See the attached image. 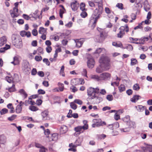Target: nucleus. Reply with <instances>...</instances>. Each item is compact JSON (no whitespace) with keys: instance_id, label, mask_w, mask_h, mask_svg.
<instances>
[{"instance_id":"864d4df0","label":"nucleus","mask_w":152,"mask_h":152,"mask_svg":"<svg viewBox=\"0 0 152 152\" xmlns=\"http://www.w3.org/2000/svg\"><path fill=\"white\" fill-rule=\"evenodd\" d=\"M88 121L87 120H84L83 121V123L84 124V125L83 126H84L87 128V129L88 128V125L87 124Z\"/></svg>"},{"instance_id":"f03ea898","label":"nucleus","mask_w":152,"mask_h":152,"mask_svg":"<svg viewBox=\"0 0 152 152\" xmlns=\"http://www.w3.org/2000/svg\"><path fill=\"white\" fill-rule=\"evenodd\" d=\"M103 8L101 5H98L94 11L93 14L90 18V23H92V27L94 28L96 26L98 20L100 18L103 12Z\"/></svg>"},{"instance_id":"c03bdc74","label":"nucleus","mask_w":152,"mask_h":152,"mask_svg":"<svg viewBox=\"0 0 152 152\" xmlns=\"http://www.w3.org/2000/svg\"><path fill=\"white\" fill-rule=\"evenodd\" d=\"M139 50H142L143 51H145L147 50H148V48L147 46H141L139 48Z\"/></svg>"},{"instance_id":"ddd939ff","label":"nucleus","mask_w":152,"mask_h":152,"mask_svg":"<svg viewBox=\"0 0 152 152\" xmlns=\"http://www.w3.org/2000/svg\"><path fill=\"white\" fill-rule=\"evenodd\" d=\"M143 150L144 152H152V145H147L145 147H143Z\"/></svg>"},{"instance_id":"a19ab883","label":"nucleus","mask_w":152,"mask_h":152,"mask_svg":"<svg viewBox=\"0 0 152 152\" xmlns=\"http://www.w3.org/2000/svg\"><path fill=\"white\" fill-rule=\"evenodd\" d=\"M106 99L109 101H111L113 100V96L112 95H108L106 96Z\"/></svg>"},{"instance_id":"58836bf2","label":"nucleus","mask_w":152,"mask_h":152,"mask_svg":"<svg viewBox=\"0 0 152 152\" xmlns=\"http://www.w3.org/2000/svg\"><path fill=\"white\" fill-rule=\"evenodd\" d=\"M134 90L137 91L140 89V87L138 84L137 83L135 84L133 86Z\"/></svg>"},{"instance_id":"cd10ccee","label":"nucleus","mask_w":152,"mask_h":152,"mask_svg":"<svg viewBox=\"0 0 152 152\" xmlns=\"http://www.w3.org/2000/svg\"><path fill=\"white\" fill-rule=\"evenodd\" d=\"M29 109L32 111H36L38 110L39 109L34 106L31 105L29 106Z\"/></svg>"},{"instance_id":"4c0bfd02","label":"nucleus","mask_w":152,"mask_h":152,"mask_svg":"<svg viewBox=\"0 0 152 152\" xmlns=\"http://www.w3.org/2000/svg\"><path fill=\"white\" fill-rule=\"evenodd\" d=\"M15 85L13 84L12 87L9 88L8 89V91L10 92L15 91Z\"/></svg>"},{"instance_id":"ea45409f","label":"nucleus","mask_w":152,"mask_h":152,"mask_svg":"<svg viewBox=\"0 0 152 152\" xmlns=\"http://www.w3.org/2000/svg\"><path fill=\"white\" fill-rule=\"evenodd\" d=\"M5 78L6 80L9 83H11L13 82V78L12 77L7 76Z\"/></svg>"},{"instance_id":"338daca9","label":"nucleus","mask_w":152,"mask_h":152,"mask_svg":"<svg viewBox=\"0 0 152 152\" xmlns=\"http://www.w3.org/2000/svg\"><path fill=\"white\" fill-rule=\"evenodd\" d=\"M97 100V102L99 103L100 102L102 101V97L96 96V98Z\"/></svg>"},{"instance_id":"6ab92c4d","label":"nucleus","mask_w":152,"mask_h":152,"mask_svg":"<svg viewBox=\"0 0 152 152\" xmlns=\"http://www.w3.org/2000/svg\"><path fill=\"white\" fill-rule=\"evenodd\" d=\"M119 29L120 30V31L123 32H124V31H125L126 32H128L129 31V27L127 24L125 25L124 26H121L119 28Z\"/></svg>"},{"instance_id":"e433bc0d","label":"nucleus","mask_w":152,"mask_h":152,"mask_svg":"<svg viewBox=\"0 0 152 152\" xmlns=\"http://www.w3.org/2000/svg\"><path fill=\"white\" fill-rule=\"evenodd\" d=\"M97 136L98 139L101 140L104 139L105 137H106V135L104 134H101L97 135Z\"/></svg>"},{"instance_id":"0e129e2a","label":"nucleus","mask_w":152,"mask_h":152,"mask_svg":"<svg viewBox=\"0 0 152 152\" xmlns=\"http://www.w3.org/2000/svg\"><path fill=\"white\" fill-rule=\"evenodd\" d=\"M82 74L83 75L86 77H87V71L86 69H83V72Z\"/></svg>"},{"instance_id":"8fccbe9b","label":"nucleus","mask_w":152,"mask_h":152,"mask_svg":"<svg viewBox=\"0 0 152 152\" xmlns=\"http://www.w3.org/2000/svg\"><path fill=\"white\" fill-rule=\"evenodd\" d=\"M43 62L45 63L48 66H49L50 64V62L48 61L47 58H45L43 60Z\"/></svg>"},{"instance_id":"39448f33","label":"nucleus","mask_w":152,"mask_h":152,"mask_svg":"<svg viewBox=\"0 0 152 152\" xmlns=\"http://www.w3.org/2000/svg\"><path fill=\"white\" fill-rule=\"evenodd\" d=\"M101 80H109L110 78L111 75L107 72L103 73L100 75Z\"/></svg>"},{"instance_id":"f704fd0d","label":"nucleus","mask_w":152,"mask_h":152,"mask_svg":"<svg viewBox=\"0 0 152 152\" xmlns=\"http://www.w3.org/2000/svg\"><path fill=\"white\" fill-rule=\"evenodd\" d=\"M13 60L15 61V65H17L19 64V61L18 57L17 56H15L13 58Z\"/></svg>"},{"instance_id":"603ef678","label":"nucleus","mask_w":152,"mask_h":152,"mask_svg":"<svg viewBox=\"0 0 152 152\" xmlns=\"http://www.w3.org/2000/svg\"><path fill=\"white\" fill-rule=\"evenodd\" d=\"M87 15V14L85 11H83L80 14V16L82 18H85Z\"/></svg>"},{"instance_id":"1a4fd4ad","label":"nucleus","mask_w":152,"mask_h":152,"mask_svg":"<svg viewBox=\"0 0 152 152\" xmlns=\"http://www.w3.org/2000/svg\"><path fill=\"white\" fill-rule=\"evenodd\" d=\"M18 8L14 7L13 10H10V13L12 16L13 18L17 17L18 15L15 13V12L18 13Z\"/></svg>"},{"instance_id":"bb28decb","label":"nucleus","mask_w":152,"mask_h":152,"mask_svg":"<svg viewBox=\"0 0 152 152\" xmlns=\"http://www.w3.org/2000/svg\"><path fill=\"white\" fill-rule=\"evenodd\" d=\"M22 110V107L20 106V105H18L16 107L15 109L16 112L17 113H20L21 112Z\"/></svg>"},{"instance_id":"5fc2aeb1","label":"nucleus","mask_w":152,"mask_h":152,"mask_svg":"<svg viewBox=\"0 0 152 152\" xmlns=\"http://www.w3.org/2000/svg\"><path fill=\"white\" fill-rule=\"evenodd\" d=\"M134 5L135 7H142V5L141 3H140V2H137V1H136L134 4Z\"/></svg>"},{"instance_id":"a18cd8bd","label":"nucleus","mask_w":152,"mask_h":152,"mask_svg":"<svg viewBox=\"0 0 152 152\" xmlns=\"http://www.w3.org/2000/svg\"><path fill=\"white\" fill-rule=\"evenodd\" d=\"M37 51H38V54L39 55L43 54V49L42 48L39 47L37 48Z\"/></svg>"},{"instance_id":"9d476101","label":"nucleus","mask_w":152,"mask_h":152,"mask_svg":"<svg viewBox=\"0 0 152 152\" xmlns=\"http://www.w3.org/2000/svg\"><path fill=\"white\" fill-rule=\"evenodd\" d=\"M84 41V40L83 39H76L75 40V42L76 43V46L78 48H80L82 46Z\"/></svg>"},{"instance_id":"4468645a","label":"nucleus","mask_w":152,"mask_h":152,"mask_svg":"<svg viewBox=\"0 0 152 152\" xmlns=\"http://www.w3.org/2000/svg\"><path fill=\"white\" fill-rule=\"evenodd\" d=\"M0 47L2 46L5 44L7 42V39L6 36H4L0 37Z\"/></svg>"},{"instance_id":"f257e3e1","label":"nucleus","mask_w":152,"mask_h":152,"mask_svg":"<svg viewBox=\"0 0 152 152\" xmlns=\"http://www.w3.org/2000/svg\"><path fill=\"white\" fill-rule=\"evenodd\" d=\"M110 60L107 56H102L99 60L100 65L97 67L96 72L98 73H101L104 71L108 70L110 68Z\"/></svg>"},{"instance_id":"f3484780","label":"nucleus","mask_w":152,"mask_h":152,"mask_svg":"<svg viewBox=\"0 0 152 152\" xmlns=\"http://www.w3.org/2000/svg\"><path fill=\"white\" fill-rule=\"evenodd\" d=\"M77 1H75L74 2H73L71 4V7L72 10L75 11L77 9L78 6L76 4Z\"/></svg>"},{"instance_id":"2f4dec72","label":"nucleus","mask_w":152,"mask_h":152,"mask_svg":"<svg viewBox=\"0 0 152 152\" xmlns=\"http://www.w3.org/2000/svg\"><path fill=\"white\" fill-rule=\"evenodd\" d=\"M8 112V109L6 108H4L2 109L0 112V114L1 115H3L7 113Z\"/></svg>"},{"instance_id":"412c9836","label":"nucleus","mask_w":152,"mask_h":152,"mask_svg":"<svg viewBox=\"0 0 152 152\" xmlns=\"http://www.w3.org/2000/svg\"><path fill=\"white\" fill-rule=\"evenodd\" d=\"M19 92L24 97V99H26L27 97V94L24 89H22L20 90Z\"/></svg>"},{"instance_id":"de8ad7c7","label":"nucleus","mask_w":152,"mask_h":152,"mask_svg":"<svg viewBox=\"0 0 152 152\" xmlns=\"http://www.w3.org/2000/svg\"><path fill=\"white\" fill-rule=\"evenodd\" d=\"M42 58L41 56H36L35 57V59L37 61H40L42 60Z\"/></svg>"},{"instance_id":"c756f323","label":"nucleus","mask_w":152,"mask_h":152,"mask_svg":"<svg viewBox=\"0 0 152 152\" xmlns=\"http://www.w3.org/2000/svg\"><path fill=\"white\" fill-rule=\"evenodd\" d=\"M85 6L86 5L85 3L83 2L81 3L80 5V10L82 11L86 10L85 8Z\"/></svg>"},{"instance_id":"72a5a7b5","label":"nucleus","mask_w":152,"mask_h":152,"mask_svg":"<svg viewBox=\"0 0 152 152\" xmlns=\"http://www.w3.org/2000/svg\"><path fill=\"white\" fill-rule=\"evenodd\" d=\"M131 64L132 66L134 65L137 63V61L135 58H131Z\"/></svg>"},{"instance_id":"052dcab7","label":"nucleus","mask_w":152,"mask_h":152,"mask_svg":"<svg viewBox=\"0 0 152 152\" xmlns=\"http://www.w3.org/2000/svg\"><path fill=\"white\" fill-rule=\"evenodd\" d=\"M52 50V48L50 46H47L46 48V51L48 53H50L51 52Z\"/></svg>"},{"instance_id":"423d86ee","label":"nucleus","mask_w":152,"mask_h":152,"mask_svg":"<svg viewBox=\"0 0 152 152\" xmlns=\"http://www.w3.org/2000/svg\"><path fill=\"white\" fill-rule=\"evenodd\" d=\"M82 129H83L84 130L87 129V128L85 127L84 126H77L75 128L74 130L76 132H78L77 133H75V135H76L77 136H78L81 133L82 130Z\"/></svg>"},{"instance_id":"c9c22d12","label":"nucleus","mask_w":152,"mask_h":152,"mask_svg":"<svg viewBox=\"0 0 152 152\" xmlns=\"http://www.w3.org/2000/svg\"><path fill=\"white\" fill-rule=\"evenodd\" d=\"M70 106L71 108L74 110H76L77 107V105L73 102L70 103Z\"/></svg>"},{"instance_id":"7ed1b4c3","label":"nucleus","mask_w":152,"mask_h":152,"mask_svg":"<svg viewBox=\"0 0 152 152\" xmlns=\"http://www.w3.org/2000/svg\"><path fill=\"white\" fill-rule=\"evenodd\" d=\"M12 42L15 47L17 48H20L23 46L22 40L20 38L15 37L14 39H12Z\"/></svg>"},{"instance_id":"9b49d317","label":"nucleus","mask_w":152,"mask_h":152,"mask_svg":"<svg viewBox=\"0 0 152 152\" xmlns=\"http://www.w3.org/2000/svg\"><path fill=\"white\" fill-rule=\"evenodd\" d=\"M141 98V96L138 95H134L133 97L131 99L130 101L134 103L136 102L139 99Z\"/></svg>"},{"instance_id":"dca6fc26","label":"nucleus","mask_w":152,"mask_h":152,"mask_svg":"<svg viewBox=\"0 0 152 152\" xmlns=\"http://www.w3.org/2000/svg\"><path fill=\"white\" fill-rule=\"evenodd\" d=\"M7 138L4 135H0V144H4L6 142Z\"/></svg>"},{"instance_id":"a878e982","label":"nucleus","mask_w":152,"mask_h":152,"mask_svg":"<svg viewBox=\"0 0 152 152\" xmlns=\"http://www.w3.org/2000/svg\"><path fill=\"white\" fill-rule=\"evenodd\" d=\"M149 39V37H144L139 39L140 41H141L142 44H144L145 41H148Z\"/></svg>"},{"instance_id":"13d9d810","label":"nucleus","mask_w":152,"mask_h":152,"mask_svg":"<svg viewBox=\"0 0 152 152\" xmlns=\"http://www.w3.org/2000/svg\"><path fill=\"white\" fill-rule=\"evenodd\" d=\"M68 42V41L66 39H64L61 41L62 44L64 46L66 45Z\"/></svg>"},{"instance_id":"4be33fe9","label":"nucleus","mask_w":152,"mask_h":152,"mask_svg":"<svg viewBox=\"0 0 152 152\" xmlns=\"http://www.w3.org/2000/svg\"><path fill=\"white\" fill-rule=\"evenodd\" d=\"M115 125H116L117 127H119V124L118 122H116L112 124L109 125L107 126L109 127V128L110 129L113 130L114 128V126Z\"/></svg>"},{"instance_id":"473e14b6","label":"nucleus","mask_w":152,"mask_h":152,"mask_svg":"<svg viewBox=\"0 0 152 152\" xmlns=\"http://www.w3.org/2000/svg\"><path fill=\"white\" fill-rule=\"evenodd\" d=\"M64 65L61 66V68L60 71V75H62V76H65V74L64 72Z\"/></svg>"},{"instance_id":"7c9ffc66","label":"nucleus","mask_w":152,"mask_h":152,"mask_svg":"<svg viewBox=\"0 0 152 152\" xmlns=\"http://www.w3.org/2000/svg\"><path fill=\"white\" fill-rule=\"evenodd\" d=\"M119 91L121 92L125 90V86L123 84H121L118 87Z\"/></svg>"},{"instance_id":"393cba45","label":"nucleus","mask_w":152,"mask_h":152,"mask_svg":"<svg viewBox=\"0 0 152 152\" xmlns=\"http://www.w3.org/2000/svg\"><path fill=\"white\" fill-rule=\"evenodd\" d=\"M91 78L97 81H99L101 80L100 75L99 76L97 75H91Z\"/></svg>"},{"instance_id":"49530a36","label":"nucleus","mask_w":152,"mask_h":152,"mask_svg":"<svg viewBox=\"0 0 152 152\" xmlns=\"http://www.w3.org/2000/svg\"><path fill=\"white\" fill-rule=\"evenodd\" d=\"M34 144L35 146L37 148H40V149L44 147V146L42 145L41 144L37 142H35Z\"/></svg>"},{"instance_id":"b1692460","label":"nucleus","mask_w":152,"mask_h":152,"mask_svg":"<svg viewBox=\"0 0 152 152\" xmlns=\"http://www.w3.org/2000/svg\"><path fill=\"white\" fill-rule=\"evenodd\" d=\"M47 29V28H44L43 27H40L39 28V33L40 34H44L46 32Z\"/></svg>"},{"instance_id":"a211bd4d","label":"nucleus","mask_w":152,"mask_h":152,"mask_svg":"<svg viewBox=\"0 0 152 152\" xmlns=\"http://www.w3.org/2000/svg\"><path fill=\"white\" fill-rule=\"evenodd\" d=\"M135 108L139 112H141L144 110L145 108H146L145 106H143L142 105H139L135 106Z\"/></svg>"},{"instance_id":"c85d7f7f","label":"nucleus","mask_w":152,"mask_h":152,"mask_svg":"<svg viewBox=\"0 0 152 152\" xmlns=\"http://www.w3.org/2000/svg\"><path fill=\"white\" fill-rule=\"evenodd\" d=\"M112 45L116 47L122 48L123 46L122 44L121 43H118L117 42H113L112 43Z\"/></svg>"},{"instance_id":"69168bd1","label":"nucleus","mask_w":152,"mask_h":152,"mask_svg":"<svg viewBox=\"0 0 152 152\" xmlns=\"http://www.w3.org/2000/svg\"><path fill=\"white\" fill-rule=\"evenodd\" d=\"M37 71L35 68H34L32 69L31 71V75H34L37 74Z\"/></svg>"},{"instance_id":"0eeeda50","label":"nucleus","mask_w":152,"mask_h":152,"mask_svg":"<svg viewBox=\"0 0 152 152\" xmlns=\"http://www.w3.org/2000/svg\"><path fill=\"white\" fill-rule=\"evenodd\" d=\"M87 66L89 68L92 69L94 66L95 62L94 58H91L88 59L87 62Z\"/></svg>"},{"instance_id":"37998d69","label":"nucleus","mask_w":152,"mask_h":152,"mask_svg":"<svg viewBox=\"0 0 152 152\" xmlns=\"http://www.w3.org/2000/svg\"><path fill=\"white\" fill-rule=\"evenodd\" d=\"M17 116L16 115H13L11 117H8V120L10 121H12L14 120Z\"/></svg>"},{"instance_id":"79ce46f5","label":"nucleus","mask_w":152,"mask_h":152,"mask_svg":"<svg viewBox=\"0 0 152 152\" xmlns=\"http://www.w3.org/2000/svg\"><path fill=\"white\" fill-rule=\"evenodd\" d=\"M74 102L80 105L82 104L83 103L82 101L79 99H75L74 101Z\"/></svg>"},{"instance_id":"2eb2a0df","label":"nucleus","mask_w":152,"mask_h":152,"mask_svg":"<svg viewBox=\"0 0 152 152\" xmlns=\"http://www.w3.org/2000/svg\"><path fill=\"white\" fill-rule=\"evenodd\" d=\"M93 121L94 123H97L98 124H101V126L106 124V122L104 121H102L100 119H94L93 120Z\"/></svg>"},{"instance_id":"09e8293b","label":"nucleus","mask_w":152,"mask_h":152,"mask_svg":"<svg viewBox=\"0 0 152 152\" xmlns=\"http://www.w3.org/2000/svg\"><path fill=\"white\" fill-rule=\"evenodd\" d=\"M103 49V48H97V49L96 50V51L94 52V53L99 54L102 52Z\"/></svg>"},{"instance_id":"680f3d73","label":"nucleus","mask_w":152,"mask_h":152,"mask_svg":"<svg viewBox=\"0 0 152 152\" xmlns=\"http://www.w3.org/2000/svg\"><path fill=\"white\" fill-rule=\"evenodd\" d=\"M123 4L122 3H118L116 5V6L119 9H120L121 10L123 9Z\"/></svg>"},{"instance_id":"bf43d9fd","label":"nucleus","mask_w":152,"mask_h":152,"mask_svg":"<svg viewBox=\"0 0 152 152\" xmlns=\"http://www.w3.org/2000/svg\"><path fill=\"white\" fill-rule=\"evenodd\" d=\"M45 134L46 135H48L50 133V131L48 129H45L44 130Z\"/></svg>"},{"instance_id":"6e6552de","label":"nucleus","mask_w":152,"mask_h":152,"mask_svg":"<svg viewBox=\"0 0 152 152\" xmlns=\"http://www.w3.org/2000/svg\"><path fill=\"white\" fill-rule=\"evenodd\" d=\"M22 69L25 72H27L30 71L31 68L28 62H25L23 65Z\"/></svg>"},{"instance_id":"3c124183","label":"nucleus","mask_w":152,"mask_h":152,"mask_svg":"<svg viewBox=\"0 0 152 152\" xmlns=\"http://www.w3.org/2000/svg\"><path fill=\"white\" fill-rule=\"evenodd\" d=\"M124 34V32L120 31L119 33L117 34L118 37L120 38H122Z\"/></svg>"},{"instance_id":"f8f14e48","label":"nucleus","mask_w":152,"mask_h":152,"mask_svg":"<svg viewBox=\"0 0 152 152\" xmlns=\"http://www.w3.org/2000/svg\"><path fill=\"white\" fill-rule=\"evenodd\" d=\"M41 115L43 120L45 121L48 119V110H45L42 112Z\"/></svg>"},{"instance_id":"774afa93","label":"nucleus","mask_w":152,"mask_h":152,"mask_svg":"<svg viewBox=\"0 0 152 152\" xmlns=\"http://www.w3.org/2000/svg\"><path fill=\"white\" fill-rule=\"evenodd\" d=\"M37 74L41 77H43L44 76V73L42 71H39L38 72Z\"/></svg>"},{"instance_id":"5701e85b","label":"nucleus","mask_w":152,"mask_h":152,"mask_svg":"<svg viewBox=\"0 0 152 152\" xmlns=\"http://www.w3.org/2000/svg\"><path fill=\"white\" fill-rule=\"evenodd\" d=\"M67 126L63 125L61 127L60 131L62 132V133H65L67 131Z\"/></svg>"},{"instance_id":"20e7f679","label":"nucleus","mask_w":152,"mask_h":152,"mask_svg":"<svg viewBox=\"0 0 152 152\" xmlns=\"http://www.w3.org/2000/svg\"><path fill=\"white\" fill-rule=\"evenodd\" d=\"M94 88L90 87L87 89L88 95L89 96H91V99H93L96 98V96L94 93Z\"/></svg>"},{"instance_id":"e2e57ef3","label":"nucleus","mask_w":152,"mask_h":152,"mask_svg":"<svg viewBox=\"0 0 152 152\" xmlns=\"http://www.w3.org/2000/svg\"><path fill=\"white\" fill-rule=\"evenodd\" d=\"M32 33L34 36H36L38 34V32L36 29H34L32 30Z\"/></svg>"},{"instance_id":"4d7b16f0","label":"nucleus","mask_w":152,"mask_h":152,"mask_svg":"<svg viewBox=\"0 0 152 152\" xmlns=\"http://www.w3.org/2000/svg\"><path fill=\"white\" fill-rule=\"evenodd\" d=\"M38 93L39 94H45V91L42 89H39L38 90Z\"/></svg>"},{"instance_id":"aec40b11","label":"nucleus","mask_w":152,"mask_h":152,"mask_svg":"<svg viewBox=\"0 0 152 152\" xmlns=\"http://www.w3.org/2000/svg\"><path fill=\"white\" fill-rule=\"evenodd\" d=\"M58 138V136L57 133H53L52 134L51 137L49 139L50 141H56Z\"/></svg>"},{"instance_id":"6e6d98bb","label":"nucleus","mask_w":152,"mask_h":152,"mask_svg":"<svg viewBox=\"0 0 152 152\" xmlns=\"http://www.w3.org/2000/svg\"><path fill=\"white\" fill-rule=\"evenodd\" d=\"M23 17L26 20H29L30 18L28 15L26 14H23L22 15Z\"/></svg>"}]
</instances>
